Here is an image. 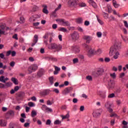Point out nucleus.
I'll return each instance as SVG.
<instances>
[{"label":"nucleus","mask_w":128,"mask_h":128,"mask_svg":"<svg viewBox=\"0 0 128 128\" xmlns=\"http://www.w3.org/2000/svg\"><path fill=\"white\" fill-rule=\"evenodd\" d=\"M49 50H56V52H60L62 47L60 44H52L48 46Z\"/></svg>","instance_id":"nucleus-1"},{"label":"nucleus","mask_w":128,"mask_h":128,"mask_svg":"<svg viewBox=\"0 0 128 128\" xmlns=\"http://www.w3.org/2000/svg\"><path fill=\"white\" fill-rule=\"evenodd\" d=\"M118 50H120V47L118 46L114 45V46H112L110 48V51L109 52L110 56H112L115 54H116Z\"/></svg>","instance_id":"nucleus-2"},{"label":"nucleus","mask_w":128,"mask_h":128,"mask_svg":"<svg viewBox=\"0 0 128 128\" xmlns=\"http://www.w3.org/2000/svg\"><path fill=\"white\" fill-rule=\"evenodd\" d=\"M102 109L99 108V109H96L94 110L92 115L94 118H98L102 114Z\"/></svg>","instance_id":"nucleus-3"},{"label":"nucleus","mask_w":128,"mask_h":128,"mask_svg":"<svg viewBox=\"0 0 128 128\" xmlns=\"http://www.w3.org/2000/svg\"><path fill=\"white\" fill-rule=\"evenodd\" d=\"M78 0H69L68 2V4L69 6L71 8H76Z\"/></svg>","instance_id":"nucleus-4"},{"label":"nucleus","mask_w":128,"mask_h":128,"mask_svg":"<svg viewBox=\"0 0 128 128\" xmlns=\"http://www.w3.org/2000/svg\"><path fill=\"white\" fill-rule=\"evenodd\" d=\"M86 48H88V56L90 58V56H92L94 54V50L92 48H89L88 46L86 45Z\"/></svg>","instance_id":"nucleus-5"},{"label":"nucleus","mask_w":128,"mask_h":128,"mask_svg":"<svg viewBox=\"0 0 128 128\" xmlns=\"http://www.w3.org/2000/svg\"><path fill=\"white\" fill-rule=\"evenodd\" d=\"M104 72V68H98L95 70V74H96L97 76H102Z\"/></svg>","instance_id":"nucleus-6"},{"label":"nucleus","mask_w":128,"mask_h":128,"mask_svg":"<svg viewBox=\"0 0 128 128\" xmlns=\"http://www.w3.org/2000/svg\"><path fill=\"white\" fill-rule=\"evenodd\" d=\"M56 22H60L64 26H70L68 21H64V19H57L56 20Z\"/></svg>","instance_id":"nucleus-7"},{"label":"nucleus","mask_w":128,"mask_h":128,"mask_svg":"<svg viewBox=\"0 0 128 128\" xmlns=\"http://www.w3.org/2000/svg\"><path fill=\"white\" fill-rule=\"evenodd\" d=\"M72 38L73 40H78L80 38V34L76 32H74L71 35Z\"/></svg>","instance_id":"nucleus-8"},{"label":"nucleus","mask_w":128,"mask_h":128,"mask_svg":"<svg viewBox=\"0 0 128 128\" xmlns=\"http://www.w3.org/2000/svg\"><path fill=\"white\" fill-rule=\"evenodd\" d=\"M72 90V87L66 88V89L64 90V91L62 92V94L64 96H66L68 94H70V92Z\"/></svg>","instance_id":"nucleus-9"},{"label":"nucleus","mask_w":128,"mask_h":128,"mask_svg":"<svg viewBox=\"0 0 128 128\" xmlns=\"http://www.w3.org/2000/svg\"><path fill=\"white\" fill-rule=\"evenodd\" d=\"M52 91L48 90H45L41 92H40V94L42 96H48L50 94V92Z\"/></svg>","instance_id":"nucleus-10"},{"label":"nucleus","mask_w":128,"mask_h":128,"mask_svg":"<svg viewBox=\"0 0 128 128\" xmlns=\"http://www.w3.org/2000/svg\"><path fill=\"white\" fill-rule=\"evenodd\" d=\"M84 40H86V44H90V41L92 40V38L90 36H83Z\"/></svg>","instance_id":"nucleus-11"},{"label":"nucleus","mask_w":128,"mask_h":128,"mask_svg":"<svg viewBox=\"0 0 128 128\" xmlns=\"http://www.w3.org/2000/svg\"><path fill=\"white\" fill-rule=\"evenodd\" d=\"M38 70V66L36 64H32V65L28 69V72H32H32H36Z\"/></svg>","instance_id":"nucleus-12"},{"label":"nucleus","mask_w":128,"mask_h":128,"mask_svg":"<svg viewBox=\"0 0 128 128\" xmlns=\"http://www.w3.org/2000/svg\"><path fill=\"white\" fill-rule=\"evenodd\" d=\"M42 108L44 110H46L47 112H52V109L47 107L46 105H42Z\"/></svg>","instance_id":"nucleus-13"},{"label":"nucleus","mask_w":128,"mask_h":128,"mask_svg":"<svg viewBox=\"0 0 128 128\" xmlns=\"http://www.w3.org/2000/svg\"><path fill=\"white\" fill-rule=\"evenodd\" d=\"M71 50L75 54H78V52H80V48H78V46H72Z\"/></svg>","instance_id":"nucleus-14"},{"label":"nucleus","mask_w":128,"mask_h":128,"mask_svg":"<svg viewBox=\"0 0 128 128\" xmlns=\"http://www.w3.org/2000/svg\"><path fill=\"white\" fill-rule=\"evenodd\" d=\"M44 8L42 9V12L44 14H48V6L44 4L42 6Z\"/></svg>","instance_id":"nucleus-15"},{"label":"nucleus","mask_w":128,"mask_h":128,"mask_svg":"<svg viewBox=\"0 0 128 128\" xmlns=\"http://www.w3.org/2000/svg\"><path fill=\"white\" fill-rule=\"evenodd\" d=\"M38 35H34V40L33 41V42L32 44V46H34L38 42Z\"/></svg>","instance_id":"nucleus-16"},{"label":"nucleus","mask_w":128,"mask_h":128,"mask_svg":"<svg viewBox=\"0 0 128 128\" xmlns=\"http://www.w3.org/2000/svg\"><path fill=\"white\" fill-rule=\"evenodd\" d=\"M44 70L42 68V69H40L38 72L37 73V76H38L40 77L44 76Z\"/></svg>","instance_id":"nucleus-17"},{"label":"nucleus","mask_w":128,"mask_h":128,"mask_svg":"<svg viewBox=\"0 0 128 128\" xmlns=\"http://www.w3.org/2000/svg\"><path fill=\"white\" fill-rule=\"evenodd\" d=\"M112 4L115 8H118L120 5V4H118V3H116V0H112Z\"/></svg>","instance_id":"nucleus-18"},{"label":"nucleus","mask_w":128,"mask_h":128,"mask_svg":"<svg viewBox=\"0 0 128 128\" xmlns=\"http://www.w3.org/2000/svg\"><path fill=\"white\" fill-rule=\"evenodd\" d=\"M83 22H84V19H82V18H79L76 19V22L77 24H82Z\"/></svg>","instance_id":"nucleus-19"},{"label":"nucleus","mask_w":128,"mask_h":128,"mask_svg":"<svg viewBox=\"0 0 128 128\" xmlns=\"http://www.w3.org/2000/svg\"><path fill=\"white\" fill-rule=\"evenodd\" d=\"M11 80L14 82V84H18V79L14 78H12Z\"/></svg>","instance_id":"nucleus-20"},{"label":"nucleus","mask_w":128,"mask_h":128,"mask_svg":"<svg viewBox=\"0 0 128 128\" xmlns=\"http://www.w3.org/2000/svg\"><path fill=\"white\" fill-rule=\"evenodd\" d=\"M0 125L1 126H6V122L4 120H0Z\"/></svg>","instance_id":"nucleus-21"},{"label":"nucleus","mask_w":128,"mask_h":128,"mask_svg":"<svg viewBox=\"0 0 128 128\" xmlns=\"http://www.w3.org/2000/svg\"><path fill=\"white\" fill-rule=\"evenodd\" d=\"M114 54V55L113 56L114 58V60H118V56H120V53L118 52H116Z\"/></svg>","instance_id":"nucleus-22"},{"label":"nucleus","mask_w":128,"mask_h":128,"mask_svg":"<svg viewBox=\"0 0 128 128\" xmlns=\"http://www.w3.org/2000/svg\"><path fill=\"white\" fill-rule=\"evenodd\" d=\"M61 118H62V120H66V118H70V114L68 113L66 116H62Z\"/></svg>","instance_id":"nucleus-23"},{"label":"nucleus","mask_w":128,"mask_h":128,"mask_svg":"<svg viewBox=\"0 0 128 128\" xmlns=\"http://www.w3.org/2000/svg\"><path fill=\"white\" fill-rule=\"evenodd\" d=\"M37 114L35 110H32L31 112V116L32 118H34Z\"/></svg>","instance_id":"nucleus-24"},{"label":"nucleus","mask_w":128,"mask_h":128,"mask_svg":"<svg viewBox=\"0 0 128 128\" xmlns=\"http://www.w3.org/2000/svg\"><path fill=\"white\" fill-rule=\"evenodd\" d=\"M102 54V50L100 49H98L97 50L94 51V54H98V56Z\"/></svg>","instance_id":"nucleus-25"},{"label":"nucleus","mask_w":128,"mask_h":128,"mask_svg":"<svg viewBox=\"0 0 128 128\" xmlns=\"http://www.w3.org/2000/svg\"><path fill=\"white\" fill-rule=\"evenodd\" d=\"M96 16L97 18V20H98V22H99V24H104V22H102V20L100 19V18H98V15H96Z\"/></svg>","instance_id":"nucleus-26"},{"label":"nucleus","mask_w":128,"mask_h":128,"mask_svg":"<svg viewBox=\"0 0 128 128\" xmlns=\"http://www.w3.org/2000/svg\"><path fill=\"white\" fill-rule=\"evenodd\" d=\"M48 80L50 84H54V77L52 76L50 77Z\"/></svg>","instance_id":"nucleus-27"},{"label":"nucleus","mask_w":128,"mask_h":128,"mask_svg":"<svg viewBox=\"0 0 128 128\" xmlns=\"http://www.w3.org/2000/svg\"><path fill=\"white\" fill-rule=\"evenodd\" d=\"M90 4L94 8H96L97 6H96V3L92 1L90 3Z\"/></svg>","instance_id":"nucleus-28"},{"label":"nucleus","mask_w":128,"mask_h":128,"mask_svg":"<svg viewBox=\"0 0 128 128\" xmlns=\"http://www.w3.org/2000/svg\"><path fill=\"white\" fill-rule=\"evenodd\" d=\"M46 104L48 106H52V104H54V102L50 101V100H48L46 102Z\"/></svg>","instance_id":"nucleus-29"},{"label":"nucleus","mask_w":128,"mask_h":128,"mask_svg":"<svg viewBox=\"0 0 128 128\" xmlns=\"http://www.w3.org/2000/svg\"><path fill=\"white\" fill-rule=\"evenodd\" d=\"M78 6L80 8H84V6H86V4L84 2H81L78 4Z\"/></svg>","instance_id":"nucleus-30"},{"label":"nucleus","mask_w":128,"mask_h":128,"mask_svg":"<svg viewBox=\"0 0 128 128\" xmlns=\"http://www.w3.org/2000/svg\"><path fill=\"white\" fill-rule=\"evenodd\" d=\"M86 80H89L90 82H92V77L90 76H86Z\"/></svg>","instance_id":"nucleus-31"},{"label":"nucleus","mask_w":128,"mask_h":128,"mask_svg":"<svg viewBox=\"0 0 128 128\" xmlns=\"http://www.w3.org/2000/svg\"><path fill=\"white\" fill-rule=\"evenodd\" d=\"M110 76H111V78H116V73L115 72H114L113 74H110Z\"/></svg>","instance_id":"nucleus-32"},{"label":"nucleus","mask_w":128,"mask_h":128,"mask_svg":"<svg viewBox=\"0 0 128 128\" xmlns=\"http://www.w3.org/2000/svg\"><path fill=\"white\" fill-rule=\"evenodd\" d=\"M0 82H5L4 76H0Z\"/></svg>","instance_id":"nucleus-33"},{"label":"nucleus","mask_w":128,"mask_h":128,"mask_svg":"<svg viewBox=\"0 0 128 128\" xmlns=\"http://www.w3.org/2000/svg\"><path fill=\"white\" fill-rule=\"evenodd\" d=\"M62 124V122L60 120H56L54 122V124Z\"/></svg>","instance_id":"nucleus-34"},{"label":"nucleus","mask_w":128,"mask_h":128,"mask_svg":"<svg viewBox=\"0 0 128 128\" xmlns=\"http://www.w3.org/2000/svg\"><path fill=\"white\" fill-rule=\"evenodd\" d=\"M114 98V94L112 93L110 94H109L108 96V98Z\"/></svg>","instance_id":"nucleus-35"},{"label":"nucleus","mask_w":128,"mask_h":128,"mask_svg":"<svg viewBox=\"0 0 128 128\" xmlns=\"http://www.w3.org/2000/svg\"><path fill=\"white\" fill-rule=\"evenodd\" d=\"M8 114H9V116H14V112L12 110H10V111L8 112Z\"/></svg>","instance_id":"nucleus-36"},{"label":"nucleus","mask_w":128,"mask_h":128,"mask_svg":"<svg viewBox=\"0 0 128 128\" xmlns=\"http://www.w3.org/2000/svg\"><path fill=\"white\" fill-rule=\"evenodd\" d=\"M108 12H109V14H110V12H112V6H108Z\"/></svg>","instance_id":"nucleus-37"},{"label":"nucleus","mask_w":128,"mask_h":128,"mask_svg":"<svg viewBox=\"0 0 128 128\" xmlns=\"http://www.w3.org/2000/svg\"><path fill=\"white\" fill-rule=\"evenodd\" d=\"M60 30L61 32H68V30H66V28H60Z\"/></svg>","instance_id":"nucleus-38"},{"label":"nucleus","mask_w":128,"mask_h":128,"mask_svg":"<svg viewBox=\"0 0 128 128\" xmlns=\"http://www.w3.org/2000/svg\"><path fill=\"white\" fill-rule=\"evenodd\" d=\"M28 106L30 107L34 106V103L32 102H29L28 103Z\"/></svg>","instance_id":"nucleus-39"},{"label":"nucleus","mask_w":128,"mask_h":128,"mask_svg":"<svg viewBox=\"0 0 128 128\" xmlns=\"http://www.w3.org/2000/svg\"><path fill=\"white\" fill-rule=\"evenodd\" d=\"M96 34H97L98 38H102V32H97Z\"/></svg>","instance_id":"nucleus-40"},{"label":"nucleus","mask_w":128,"mask_h":128,"mask_svg":"<svg viewBox=\"0 0 128 128\" xmlns=\"http://www.w3.org/2000/svg\"><path fill=\"white\" fill-rule=\"evenodd\" d=\"M12 54V50H10L6 52V56H10Z\"/></svg>","instance_id":"nucleus-41"},{"label":"nucleus","mask_w":128,"mask_h":128,"mask_svg":"<svg viewBox=\"0 0 128 128\" xmlns=\"http://www.w3.org/2000/svg\"><path fill=\"white\" fill-rule=\"evenodd\" d=\"M84 26H90V21L86 20L84 22Z\"/></svg>","instance_id":"nucleus-42"},{"label":"nucleus","mask_w":128,"mask_h":128,"mask_svg":"<svg viewBox=\"0 0 128 128\" xmlns=\"http://www.w3.org/2000/svg\"><path fill=\"white\" fill-rule=\"evenodd\" d=\"M11 54L12 56H16V51H11Z\"/></svg>","instance_id":"nucleus-43"},{"label":"nucleus","mask_w":128,"mask_h":128,"mask_svg":"<svg viewBox=\"0 0 128 128\" xmlns=\"http://www.w3.org/2000/svg\"><path fill=\"white\" fill-rule=\"evenodd\" d=\"M0 58L2 60H6V58H4V54H3V53L0 54Z\"/></svg>","instance_id":"nucleus-44"},{"label":"nucleus","mask_w":128,"mask_h":128,"mask_svg":"<svg viewBox=\"0 0 128 128\" xmlns=\"http://www.w3.org/2000/svg\"><path fill=\"white\" fill-rule=\"evenodd\" d=\"M104 106L106 108H110V104H108V102H107L105 104H104Z\"/></svg>","instance_id":"nucleus-45"},{"label":"nucleus","mask_w":128,"mask_h":128,"mask_svg":"<svg viewBox=\"0 0 128 128\" xmlns=\"http://www.w3.org/2000/svg\"><path fill=\"white\" fill-rule=\"evenodd\" d=\"M52 28L53 30H56V28H58V24H53L52 26Z\"/></svg>","instance_id":"nucleus-46"},{"label":"nucleus","mask_w":128,"mask_h":128,"mask_svg":"<svg viewBox=\"0 0 128 128\" xmlns=\"http://www.w3.org/2000/svg\"><path fill=\"white\" fill-rule=\"evenodd\" d=\"M104 62H110V59L108 58H104Z\"/></svg>","instance_id":"nucleus-47"},{"label":"nucleus","mask_w":128,"mask_h":128,"mask_svg":"<svg viewBox=\"0 0 128 128\" xmlns=\"http://www.w3.org/2000/svg\"><path fill=\"white\" fill-rule=\"evenodd\" d=\"M123 22H124V26H126L127 28H128V22H126V20H124Z\"/></svg>","instance_id":"nucleus-48"},{"label":"nucleus","mask_w":128,"mask_h":128,"mask_svg":"<svg viewBox=\"0 0 128 128\" xmlns=\"http://www.w3.org/2000/svg\"><path fill=\"white\" fill-rule=\"evenodd\" d=\"M52 124V121L50 120H48L46 122V124L50 126Z\"/></svg>","instance_id":"nucleus-49"},{"label":"nucleus","mask_w":128,"mask_h":128,"mask_svg":"<svg viewBox=\"0 0 128 128\" xmlns=\"http://www.w3.org/2000/svg\"><path fill=\"white\" fill-rule=\"evenodd\" d=\"M73 62L74 64H76L77 62H78V59L77 58H75L73 60Z\"/></svg>","instance_id":"nucleus-50"},{"label":"nucleus","mask_w":128,"mask_h":128,"mask_svg":"<svg viewBox=\"0 0 128 128\" xmlns=\"http://www.w3.org/2000/svg\"><path fill=\"white\" fill-rule=\"evenodd\" d=\"M104 18H108V13L104 12Z\"/></svg>","instance_id":"nucleus-51"},{"label":"nucleus","mask_w":128,"mask_h":128,"mask_svg":"<svg viewBox=\"0 0 128 128\" xmlns=\"http://www.w3.org/2000/svg\"><path fill=\"white\" fill-rule=\"evenodd\" d=\"M14 64H16V62H10V66H12V68L13 66H14Z\"/></svg>","instance_id":"nucleus-52"},{"label":"nucleus","mask_w":128,"mask_h":128,"mask_svg":"<svg viewBox=\"0 0 128 128\" xmlns=\"http://www.w3.org/2000/svg\"><path fill=\"white\" fill-rule=\"evenodd\" d=\"M12 38H14L15 40H18V34H15L14 35L12 36Z\"/></svg>","instance_id":"nucleus-53"},{"label":"nucleus","mask_w":128,"mask_h":128,"mask_svg":"<svg viewBox=\"0 0 128 128\" xmlns=\"http://www.w3.org/2000/svg\"><path fill=\"white\" fill-rule=\"evenodd\" d=\"M53 92H56V94H60V90H58V88H55L53 90Z\"/></svg>","instance_id":"nucleus-54"},{"label":"nucleus","mask_w":128,"mask_h":128,"mask_svg":"<svg viewBox=\"0 0 128 128\" xmlns=\"http://www.w3.org/2000/svg\"><path fill=\"white\" fill-rule=\"evenodd\" d=\"M60 8H62V4H60L57 8H56V12H58V10H60Z\"/></svg>","instance_id":"nucleus-55"},{"label":"nucleus","mask_w":128,"mask_h":128,"mask_svg":"<svg viewBox=\"0 0 128 128\" xmlns=\"http://www.w3.org/2000/svg\"><path fill=\"white\" fill-rule=\"evenodd\" d=\"M18 90H20V87L18 86H16L14 88V90L16 92H18Z\"/></svg>","instance_id":"nucleus-56"},{"label":"nucleus","mask_w":128,"mask_h":128,"mask_svg":"<svg viewBox=\"0 0 128 128\" xmlns=\"http://www.w3.org/2000/svg\"><path fill=\"white\" fill-rule=\"evenodd\" d=\"M31 100H33L34 102H36V96H34L31 98Z\"/></svg>","instance_id":"nucleus-57"},{"label":"nucleus","mask_w":128,"mask_h":128,"mask_svg":"<svg viewBox=\"0 0 128 128\" xmlns=\"http://www.w3.org/2000/svg\"><path fill=\"white\" fill-rule=\"evenodd\" d=\"M24 128H28V126H30V123L26 122L24 124Z\"/></svg>","instance_id":"nucleus-58"},{"label":"nucleus","mask_w":128,"mask_h":128,"mask_svg":"<svg viewBox=\"0 0 128 128\" xmlns=\"http://www.w3.org/2000/svg\"><path fill=\"white\" fill-rule=\"evenodd\" d=\"M4 84H2V83H0V88H4Z\"/></svg>","instance_id":"nucleus-59"},{"label":"nucleus","mask_w":128,"mask_h":128,"mask_svg":"<svg viewBox=\"0 0 128 128\" xmlns=\"http://www.w3.org/2000/svg\"><path fill=\"white\" fill-rule=\"evenodd\" d=\"M21 116H22V118H26V114H24V113H22L21 114Z\"/></svg>","instance_id":"nucleus-60"},{"label":"nucleus","mask_w":128,"mask_h":128,"mask_svg":"<svg viewBox=\"0 0 128 128\" xmlns=\"http://www.w3.org/2000/svg\"><path fill=\"white\" fill-rule=\"evenodd\" d=\"M72 102L74 104H76V102H78V99L76 98H74L72 100Z\"/></svg>","instance_id":"nucleus-61"},{"label":"nucleus","mask_w":128,"mask_h":128,"mask_svg":"<svg viewBox=\"0 0 128 128\" xmlns=\"http://www.w3.org/2000/svg\"><path fill=\"white\" fill-rule=\"evenodd\" d=\"M122 124L124 126H126V125H128V122L126 120H123Z\"/></svg>","instance_id":"nucleus-62"},{"label":"nucleus","mask_w":128,"mask_h":128,"mask_svg":"<svg viewBox=\"0 0 128 128\" xmlns=\"http://www.w3.org/2000/svg\"><path fill=\"white\" fill-rule=\"evenodd\" d=\"M107 110H108V112H112V108H110V106L109 107V108H107Z\"/></svg>","instance_id":"nucleus-63"},{"label":"nucleus","mask_w":128,"mask_h":128,"mask_svg":"<svg viewBox=\"0 0 128 128\" xmlns=\"http://www.w3.org/2000/svg\"><path fill=\"white\" fill-rule=\"evenodd\" d=\"M40 52L41 54H44V48H42L40 50Z\"/></svg>","instance_id":"nucleus-64"}]
</instances>
